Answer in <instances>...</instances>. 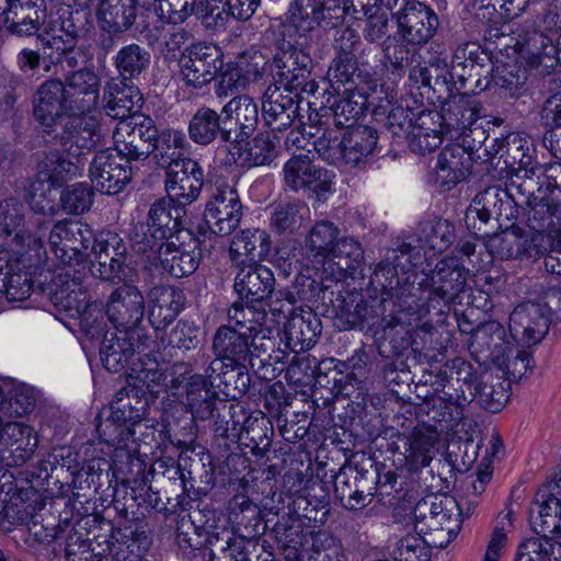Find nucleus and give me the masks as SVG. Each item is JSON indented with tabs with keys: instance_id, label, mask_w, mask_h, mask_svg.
Here are the masks:
<instances>
[{
	"instance_id": "obj_1",
	"label": "nucleus",
	"mask_w": 561,
	"mask_h": 561,
	"mask_svg": "<svg viewBox=\"0 0 561 561\" xmlns=\"http://www.w3.org/2000/svg\"><path fill=\"white\" fill-rule=\"evenodd\" d=\"M100 80L90 70H80L67 82H44L34 104V115L46 133H57L68 151L91 149L98 123L90 115L99 99Z\"/></svg>"
},
{
	"instance_id": "obj_2",
	"label": "nucleus",
	"mask_w": 561,
	"mask_h": 561,
	"mask_svg": "<svg viewBox=\"0 0 561 561\" xmlns=\"http://www.w3.org/2000/svg\"><path fill=\"white\" fill-rule=\"evenodd\" d=\"M112 245L114 256L107 268V282L115 285L107 298V320L117 333L107 344V370L117 371L134 356L137 347L135 327L142 320L145 299L133 285L136 268L126 262V244L112 232H107V248ZM110 253L107 252V256Z\"/></svg>"
},
{
	"instance_id": "obj_3",
	"label": "nucleus",
	"mask_w": 561,
	"mask_h": 561,
	"mask_svg": "<svg viewBox=\"0 0 561 561\" xmlns=\"http://www.w3.org/2000/svg\"><path fill=\"white\" fill-rule=\"evenodd\" d=\"M250 332L232 328V324L220 325L214 336L211 351L214 359L206 368L211 383L218 381L224 386L226 396L236 398L244 394L250 388Z\"/></svg>"
},
{
	"instance_id": "obj_4",
	"label": "nucleus",
	"mask_w": 561,
	"mask_h": 561,
	"mask_svg": "<svg viewBox=\"0 0 561 561\" xmlns=\"http://www.w3.org/2000/svg\"><path fill=\"white\" fill-rule=\"evenodd\" d=\"M147 402L137 393L130 392L127 386L122 387L111 402V415L113 421L122 423L115 431L114 453L112 469L114 474H138L144 471V462L138 455V444L134 437L131 426L142 420Z\"/></svg>"
},
{
	"instance_id": "obj_5",
	"label": "nucleus",
	"mask_w": 561,
	"mask_h": 561,
	"mask_svg": "<svg viewBox=\"0 0 561 561\" xmlns=\"http://www.w3.org/2000/svg\"><path fill=\"white\" fill-rule=\"evenodd\" d=\"M519 37L530 68H541V73H549L561 64V0L549 2Z\"/></svg>"
},
{
	"instance_id": "obj_6",
	"label": "nucleus",
	"mask_w": 561,
	"mask_h": 561,
	"mask_svg": "<svg viewBox=\"0 0 561 561\" xmlns=\"http://www.w3.org/2000/svg\"><path fill=\"white\" fill-rule=\"evenodd\" d=\"M471 370V364L456 358L437 373L434 385L435 391L440 394L437 398L438 404L433 407V421L444 422L446 427L453 428L462 419L465 405L473 400Z\"/></svg>"
},
{
	"instance_id": "obj_7",
	"label": "nucleus",
	"mask_w": 561,
	"mask_h": 561,
	"mask_svg": "<svg viewBox=\"0 0 561 561\" xmlns=\"http://www.w3.org/2000/svg\"><path fill=\"white\" fill-rule=\"evenodd\" d=\"M378 135L368 126H356L346 131L340 139L333 129L323 130L314 141V150L319 156L335 165L355 167L373 153L377 146Z\"/></svg>"
},
{
	"instance_id": "obj_8",
	"label": "nucleus",
	"mask_w": 561,
	"mask_h": 561,
	"mask_svg": "<svg viewBox=\"0 0 561 561\" xmlns=\"http://www.w3.org/2000/svg\"><path fill=\"white\" fill-rule=\"evenodd\" d=\"M186 209L169 197L157 199L148 211L146 227L141 233H135L133 245L137 252L147 253L156 250L159 243L164 242L179 232L182 227Z\"/></svg>"
},
{
	"instance_id": "obj_9",
	"label": "nucleus",
	"mask_w": 561,
	"mask_h": 561,
	"mask_svg": "<svg viewBox=\"0 0 561 561\" xmlns=\"http://www.w3.org/2000/svg\"><path fill=\"white\" fill-rule=\"evenodd\" d=\"M114 511L116 515L111 520L107 556L115 561H138L151 545L145 524L140 519L128 518L125 507L114 505Z\"/></svg>"
},
{
	"instance_id": "obj_10",
	"label": "nucleus",
	"mask_w": 561,
	"mask_h": 561,
	"mask_svg": "<svg viewBox=\"0 0 561 561\" xmlns=\"http://www.w3.org/2000/svg\"><path fill=\"white\" fill-rule=\"evenodd\" d=\"M113 124V147L107 148V151L130 160L147 158L151 154L152 140L156 137V124L152 118L136 115L119 118L112 122Z\"/></svg>"
},
{
	"instance_id": "obj_11",
	"label": "nucleus",
	"mask_w": 561,
	"mask_h": 561,
	"mask_svg": "<svg viewBox=\"0 0 561 561\" xmlns=\"http://www.w3.org/2000/svg\"><path fill=\"white\" fill-rule=\"evenodd\" d=\"M242 216L243 207L236 186L217 181L204 210L209 231L219 237L230 236L239 227Z\"/></svg>"
},
{
	"instance_id": "obj_12",
	"label": "nucleus",
	"mask_w": 561,
	"mask_h": 561,
	"mask_svg": "<svg viewBox=\"0 0 561 561\" xmlns=\"http://www.w3.org/2000/svg\"><path fill=\"white\" fill-rule=\"evenodd\" d=\"M284 183L294 192H305L317 201L324 199L331 190L329 171L313 162L307 153L293 156L283 168Z\"/></svg>"
},
{
	"instance_id": "obj_13",
	"label": "nucleus",
	"mask_w": 561,
	"mask_h": 561,
	"mask_svg": "<svg viewBox=\"0 0 561 561\" xmlns=\"http://www.w3.org/2000/svg\"><path fill=\"white\" fill-rule=\"evenodd\" d=\"M220 49L207 43L192 44L180 58L181 75L187 85L202 88L222 68Z\"/></svg>"
},
{
	"instance_id": "obj_14",
	"label": "nucleus",
	"mask_w": 561,
	"mask_h": 561,
	"mask_svg": "<svg viewBox=\"0 0 561 561\" xmlns=\"http://www.w3.org/2000/svg\"><path fill=\"white\" fill-rule=\"evenodd\" d=\"M274 66L283 89L296 93H314L318 88L316 81L309 79L312 59L305 51L291 46L279 49L274 56Z\"/></svg>"
},
{
	"instance_id": "obj_15",
	"label": "nucleus",
	"mask_w": 561,
	"mask_h": 561,
	"mask_svg": "<svg viewBox=\"0 0 561 561\" xmlns=\"http://www.w3.org/2000/svg\"><path fill=\"white\" fill-rule=\"evenodd\" d=\"M398 24V32L409 44L421 45L428 42L437 26L434 11L419 1H405L404 5L392 13Z\"/></svg>"
},
{
	"instance_id": "obj_16",
	"label": "nucleus",
	"mask_w": 561,
	"mask_h": 561,
	"mask_svg": "<svg viewBox=\"0 0 561 561\" xmlns=\"http://www.w3.org/2000/svg\"><path fill=\"white\" fill-rule=\"evenodd\" d=\"M468 277L469 270L459 259L446 256L439 260L425 278L430 288L428 298L453 302L465 290Z\"/></svg>"
},
{
	"instance_id": "obj_17",
	"label": "nucleus",
	"mask_w": 561,
	"mask_h": 561,
	"mask_svg": "<svg viewBox=\"0 0 561 561\" xmlns=\"http://www.w3.org/2000/svg\"><path fill=\"white\" fill-rule=\"evenodd\" d=\"M439 435L431 426H415L409 433H400L394 442L396 450L403 456L410 471H419L430 466L437 453Z\"/></svg>"
},
{
	"instance_id": "obj_18",
	"label": "nucleus",
	"mask_w": 561,
	"mask_h": 561,
	"mask_svg": "<svg viewBox=\"0 0 561 561\" xmlns=\"http://www.w3.org/2000/svg\"><path fill=\"white\" fill-rule=\"evenodd\" d=\"M167 197L186 206L192 204L203 187V171L197 161L184 158L176 161L165 172Z\"/></svg>"
},
{
	"instance_id": "obj_19",
	"label": "nucleus",
	"mask_w": 561,
	"mask_h": 561,
	"mask_svg": "<svg viewBox=\"0 0 561 561\" xmlns=\"http://www.w3.org/2000/svg\"><path fill=\"white\" fill-rule=\"evenodd\" d=\"M301 100L299 93L268 85L262 98V116L272 129L282 131L300 118Z\"/></svg>"
},
{
	"instance_id": "obj_20",
	"label": "nucleus",
	"mask_w": 561,
	"mask_h": 561,
	"mask_svg": "<svg viewBox=\"0 0 561 561\" xmlns=\"http://www.w3.org/2000/svg\"><path fill=\"white\" fill-rule=\"evenodd\" d=\"M530 524L536 534L550 538L561 535V472L550 491L537 494L530 508Z\"/></svg>"
},
{
	"instance_id": "obj_21",
	"label": "nucleus",
	"mask_w": 561,
	"mask_h": 561,
	"mask_svg": "<svg viewBox=\"0 0 561 561\" xmlns=\"http://www.w3.org/2000/svg\"><path fill=\"white\" fill-rule=\"evenodd\" d=\"M88 230L78 221L64 219L56 221L48 236V244L54 254L65 264L79 260L89 248Z\"/></svg>"
},
{
	"instance_id": "obj_22",
	"label": "nucleus",
	"mask_w": 561,
	"mask_h": 561,
	"mask_svg": "<svg viewBox=\"0 0 561 561\" xmlns=\"http://www.w3.org/2000/svg\"><path fill=\"white\" fill-rule=\"evenodd\" d=\"M241 267L234 279V289L239 298L247 304L262 302L270 298L275 289L273 272L264 265L241 261Z\"/></svg>"
},
{
	"instance_id": "obj_23",
	"label": "nucleus",
	"mask_w": 561,
	"mask_h": 561,
	"mask_svg": "<svg viewBox=\"0 0 561 561\" xmlns=\"http://www.w3.org/2000/svg\"><path fill=\"white\" fill-rule=\"evenodd\" d=\"M550 319L539 304L517 306L510 316V331L516 341L531 345L539 343L549 330Z\"/></svg>"
},
{
	"instance_id": "obj_24",
	"label": "nucleus",
	"mask_w": 561,
	"mask_h": 561,
	"mask_svg": "<svg viewBox=\"0 0 561 561\" xmlns=\"http://www.w3.org/2000/svg\"><path fill=\"white\" fill-rule=\"evenodd\" d=\"M448 136L442 115L435 110H422L417 113L412 128L407 134L409 148L419 154L436 150Z\"/></svg>"
},
{
	"instance_id": "obj_25",
	"label": "nucleus",
	"mask_w": 561,
	"mask_h": 561,
	"mask_svg": "<svg viewBox=\"0 0 561 561\" xmlns=\"http://www.w3.org/2000/svg\"><path fill=\"white\" fill-rule=\"evenodd\" d=\"M561 213V204L540 202L533 209V217L529 220L537 222L534 226L536 231L529 237L522 236L520 259H534L546 256L554 245L550 236L543 234L540 230L554 226L553 217Z\"/></svg>"
},
{
	"instance_id": "obj_26",
	"label": "nucleus",
	"mask_w": 561,
	"mask_h": 561,
	"mask_svg": "<svg viewBox=\"0 0 561 561\" xmlns=\"http://www.w3.org/2000/svg\"><path fill=\"white\" fill-rule=\"evenodd\" d=\"M334 494L346 510H359L367 506L374 497L367 486V479L353 467H342L335 474Z\"/></svg>"
},
{
	"instance_id": "obj_27",
	"label": "nucleus",
	"mask_w": 561,
	"mask_h": 561,
	"mask_svg": "<svg viewBox=\"0 0 561 561\" xmlns=\"http://www.w3.org/2000/svg\"><path fill=\"white\" fill-rule=\"evenodd\" d=\"M321 332V321L311 310H293L285 323L286 346L298 354L310 350Z\"/></svg>"
},
{
	"instance_id": "obj_28",
	"label": "nucleus",
	"mask_w": 561,
	"mask_h": 561,
	"mask_svg": "<svg viewBox=\"0 0 561 561\" xmlns=\"http://www.w3.org/2000/svg\"><path fill=\"white\" fill-rule=\"evenodd\" d=\"M481 104L473 96L459 94L450 98L439 112L445 130L454 138L481 118Z\"/></svg>"
},
{
	"instance_id": "obj_29",
	"label": "nucleus",
	"mask_w": 561,
	"mask_h": 561,
	"mask_svg": "<svg viewBox=\"0 0 561 561\" xmlns=\"http://www.w3.org/2000/svg\"><path fill=\"white\" fill-rule=\"evenodd\" d=\"M188 245H178L174 241L159 243L156 250L146 254L156 255L160 261L161 267L171 276L181 278L194 273L199 263V251H196L194 244L192 249Z\"/></svg>"
},
{
	"instance_id": "obj_30",
	"label": "nucleus",
	"mask_w": 561,
	"mask_h": 561,
	"mask_svg": "<svg viewBox=\"0 0 561 561\" xmlns=\"http://www.w3.org/2000/svg\"><path fill=\"white\" fill-rule=\"evenodd\" d=\"M278 549L288 561L299 559L301 551L312 539L314 531H308L299 516L283 515L272 528Z\"/></svg>"
},
{
	"instance_id": "obj_31",
	"label": "nucleus",
	"mask_w": 561,
	"mask_h": 561,
	"mask_svg": "<svg viewBox=\"0 0 561 561\" xmlns=\"http://www.w3.org/2000/svg\"><path fill=\"white\" fill-rule=\"evenodd\" d=\"M187 133L190 139L198 146H208L217 138L229 144L232 140V130L221 124L220 114L208 106H201L188 122Z\"/></svg>"
},
{
	"instance_id": "obj_32",
	"label": "nucleus",
	"mask_w": 561,
	"mask_h": 561,
	"mask_svg": "<svg viewBox=\"0 0 561 561\" xmlns=\"http://www.w3.org/2000/svg\"><path fill=\"white\" fill-rule=\"evenodd\" d=\"M228 151L233 162L243 168L270 164L276 157V150L268 134H259L243 144V137L232 138Z\"/></svg>"
},
{
	"instance_id": "obj_33",
	"label": "nucleus",
	"mask_w": 561,
	"mask_h": 561,
	"mask_svg": "<svg viewBox=\"0 0 561 561\" xmlns=\"http://www.w3.org/2000/svg\"><path fill=\"white\" fill-rule=\"evenodd\" d=\"M442 512L438 511L432 525H427V537L435 548H445L458 535L462 518L461 510L455 497L443 494Z\"/></svg>"
},
{
	"instance_id": "obj_34",
	"label": "nucleus",
	"mask_w": 561,
	"mask_h": 561,
	"mask_svg": "<svg viewBox=\"0 0 561 561\" xmlns=\"http://www.w3.org/2000/svg\"><path fill=\"white\" fill-rule=\"evenodd\" d=\"M149 321L160 330L169 325L182 310L185 296L172 286H156L149 293Z\"/></svg>"
},
{
	"instance_id": "obj_35",
	"label": "nucleus",
	"mask_w": 561,
	"mask_h": 561,
	"mask_svg": "<svg viewBox=\"0 0 561 561\" xmlns=\"http://www.w3.org/2000/svg\"><path fill=\"white\" fill-rule=\"evenodd\" d=\"M473 157L462 146H446L438 154L436 164L437 178L447 188L463 181L471 172Z\"/></svg>"
},
{
	"instance_id": "obj_36",
	"label": "nucleus",
	"mask_w": 561,
	"mask_h": 561,
	"mask_svg": "<svg viewBox=\"0 0 561 561\" xmlns=\"http://www.w3.org/2000/svg\"><path fill=\"white\" fill-rule=\"evenodd\" d=\"M213 387L219 388L221 391L224 386H218V381L210 382L207 375H193L186 386V400L192 415L195 419L208 420L213 416L217 393Z\"/></svg>"
},
{
	"instance_id": "obj_37",
	"label": "nucleus",
	"mask_w": 561,
	"mask_h": 561,
	"mask_svg": "<svg viewBox=\"0 0 561 561\" xmlns=\"http://www.w3.org/2000/svg\"><path fill=\"white\" fill-rule=\"evenodd\" d=\"M252 62L245 56L239 58L233 68L226 70L220 78L216 89L219 98L228 96L244 89L251 81L261 76V64H264L262 56L256 53L251 57Z\"/></svg>"
},
{
	"instance_id": "obj_38",
	"label": "nucleus",
	"mask_w": 561,
	"mask_h": 561,
	"mask_svg": "<svg viewBox=\"0 0 561 561\" xmlns=\"http://www.w3.org/2000/svg\"><path fill=\"white\" fill-rule=\"evenodd\" d=\"M54 304L60 310L69 313L72 318H79L80 325H89L88 313L98 312L101 316V306L96 302H88V296L76 282L67 283L65 287L56 290L53 296Z\"/></svg>"
},
{
	"instance_id": "obj_39",
	"label": "nucleus",
	"mask_w": 561,
	"mask_h": 561,
	"mask_svg": "<svg viewBox=\"0 0 561 561\" xmlns=\"http://www.w3.org/2000/svg\"><path fill=\"white\" fill-rule=\"evenodd\" d=\"M410 80L415 84L428 87L434 92L450 93L455 88V72L449 70L446 58L436 57L428 65H416L410 70Z\"/></svg>"
},
{
	"instance_id": "obj_40",
	"label": "nucleus",
	"mask_w": 561,
	"mask_h": 561,
	"mask_svg": "<svg viewBox=\"0 0 561 561\" xmlns=\"http://www.w3.org/2000/svg\"><path fill=\"white\" fill-rule=\"evenodd\" d=\"M24 221L23 204L15 198H8L0 203V234L9 237L15 234L14 240L21 247L37 251L43 248L42 237H24L19 228Z\"/></svg>"
},
{
	"instance_id": "obj_41",
	"label": "nucleus",
	"mask_w": 561,
	"mask_h": 561,
	"mask_svg": "<svg viewBox=\"0 0 561 561\" xmlns=\"http://www.w3.org/2000/svg\"><path fill=\"white\" fill-rule=\"evenodd\" d=\"M367 99L359 90L344 89L342 95L325 113H330L332 124L336 128H354L366 110Z\"/></svg>"
},
{
	"instance_id": "obj_42",
	"label": "nucleus",
	"mask_w": 561,
	"mask_h": 561,
	"mask_svg": "<svg viewBox=\"0 0 561 561\" xmlns=\"http://www.w3.org/2000/svg\"><path fill=\"white\" fill-rule=\"evenodd\" d=\"M127 80L121 83L107 84V128L112 127V122L119 118L136 116L135 107H139L141 96L139 91L133 84H128Z\"/></svg>"
},
{
	"instance_id": "obj_43",
	"label": "nucleus",
	"mask_w": 561,
	"mask_h": 561,
	"mask_svg": "<svg viewBox=\"0 0 561 561\" xmlns=\"http://www.w3.org/2000/svg\"><path fill=\"white\" fill-rule=\"evenodd\" d=\"M363 259L364 249L360 242L352 237H343L339 238L323 261L324 264L335 265L337 277L344 278L359 266Z\"/></svg>"
},
{
	"instance_id": "obj_44",
	"label": "nucleus",
	"mask_w": 561,
	"mask_h": 561,
	"mask_svg": "<svg viewBox=\"0 0 561 561\" xmlns=\"http://www.w3.org/2000/svg\"><path fill=\"white\" fill-rule=\"evenodd\" d=\"M188 147L190 144L183 131L168 128L158 134L156 128L151 153L160 167L169 169L176 161L184 159L181 158L182 151Z\"/></svg>"
},
{
	"instance_id": "obj_45",
	"label": "nucleus",
	"mask_w": 561,
	"mask_h": 561,
	"mask_svg": "<svg viewBox=\"0 0 561 561\" xmlns=\"http://www.w3.org/2000/svg\"><path fill=\"white\" fill-rule=\"evenodd\" d=\"M221 113L226 115V119H234L238 125L239 135L236 138L248 137L259 122L257 104L247 94L233 96L224 105Z\"/></svg>"
},
{
	"instance_id": "obj_46",
	"label": "nucleus",
	"mask_w": 561,
	"mask_h": 561,
	"mask_svg": "<svg viewBox=\"0 0 561 561\" xmlns=\"http://www.w3.org/2000/svg\"><path fill=\"white\" fill-rule=\"evenodd\" d=\"M270 236L264 230H243L232 239L230 255L234 261L245 256L250 262L256 263V259L261 260L270 253Z\"/></svg>"
},
{
	"instance_id": "obj_47",
	"label": "nucleus",
	"mask_w": 561,
	"mask_h": 561,
	"mask_svg": "<svg viewBox=\"0 0 561 561\" xmlns=\"http://www.w3.org/2000/svg\"><path fill=\"white\" fill-rule=\"evenodd\" d=\"M339 226L327 219L318 220L310 228L306 245L316 257L324 259L340 238Z\"/></svg>"
},
{
	"instance_id": "obj_48",
	"label": "nucleus",
	"mask_w": 561,
	"mask_h": 561,
	"mask_svg": "<svg viewBox=\"0 0 561 561\" xmlns=\"http://www.w3.org/2000/svg\"><path fill=\"white\" fill-rule=\"evenodd\" d=\"M327 76L331 88L339 94L341 88L357 90L362 81L356 57H334Z\"/></svg>"
},
{
	"instance_id": "obj_49",
	"label": "nucleus",
	"mask_w": 561,
	"mask_h": 561,
	"mask_svg": "<svg viewBox=\"0 0 561 561\" xmlns=\"http://www.w3.org/2000/svg\"><path fill=\"white\" fill-rule=\"evenodd\" d=\"M324 19V0H296L290 9L291 23L304 34L320 26Z\"/></svg>"
},
{
	"instance_id": "obj_50",
	"label": "nucleus",
	"mask_w": 561,
	"mask_h": 561,
	"mask_svg": "<svg viewBox=\"0 0 561 561\" xmlns=\"http://www.w3.org/2000/svg\"><path fill=\"white\" fill-rule=\"evenodd\" d=\"M150 54L137 44L121 48L114 59L116 69L123 80L139 76L149 65Z\"/></svg>"
},
{
	"instance_id": "obj_51",
	"label": "nucleus",
	"mask_w": 561,
	"mask_h": 561,
	"mask_svg": "<svg viewBox=\"0 0 561 561\" xmlns=\"http://www.w3.org/2000/svg\"><path fill=\"white\" fill-rule=\"evenodd\" d=\"M454 240V228L447 220L425 222L422 226L420 242L435 252H444Z\"/></svg>"
},
{
	"instance_id": "obj_52",
	"label": "nucleus",
	"mask_w": 561,
	"mask_h": 561,
	"mask_svg": "<svg viewBox=\"0 0 561 561\" xmlns=\"http://www.w3.org/2000/svg\"><path fill=\"white\" fill-rule=\"evenodd\" d=\"M499 196L505 198L506 190H502L499 186H490L480 192L472 201L466 214L467 222L478 218L481 222L486 224L497 213L495 203H499Z\"/></svg>"
},
{
	"instance_id": "obj_53",
	"label": "nucleus",
	"mask_w": 561,
	"mask_h": 561,
	"mask_svg": "<svg viewBox=\"0 0 561 561\" xmlns=\"http://www.w3.org/2000/svg\"><path fill=\"white\" fill-rule=\"evenodd\" d=\"M135 0H107V33L112 35L127 31L136 19Z\"/></svg>"
},
{
	"instance_id": "obj_54",
	"label": "nucleus",
	"mask_w": 561,
	"mask_h": 561,
	"mask_svg": "<svg viewBox=\"0 0 561 561\" xmlns=\"http://www.w3.org/2000/svg\"><path fill=\"white\" fill-rule=\"evenodd\" d=\"M430 547L434 546L427 536L409 535L399 540L393 558L396 561H430Z\"/></svg>"
},
{
	"instance_id": "obj_55",
	"label": "nucleus",
	"mask_w": 561,
	"mask_h": 561,
	"mask_svg": "<svg viewBox=\"0 0 561 561\" xmlns=\"http://www.w3.org/2000/svg\"><path fill=\"white\" fill-rule=\"evenodd\" d=\"M78 173L75 163L56 156L47 157L42 163L37 178L55 187Z\"/></svg>"
},
{
	"instance_id": "obj_56",
	"label": "nucleus",
	"mask_w": 561,
	"mask_h": 561,
	"mask_svg": "<svg viewBox=\"0 0 561 561\" xmlns=\"http://www.w3.org/2000/svg\"><path fill=\"white\" fill-rule=\"evenodd\" d=\"M133 160L107 151V195L118 194L131 179Z\"/></svg>"
},
{
	"instance_id": "obj_57",
	"label": "nucleus",
	"mask_w": 561,
	"mask_h": 561,
	"mask_svg": "<svg viewBox=\"0 0 561 561\" xmlns=\"http://www.w3.org/2000/svg\"><path fill=\"white\" fill-rule=\"evenodd\" d=\"M473 398L478 399L479 404L490 412H499L507 400V394L502 387L501 382H497V387L488 379L480 380L472 389Z\"/></svg>"
},
{
	"instance_id": "obj_58",
	"label": "nucleus",
	"mask_w": 561,
	"mask_h": 561,
	"mask_svg": "<svg viewBox=\"0 0 561 561\" xmlns=\"http://www.w3.org/2000/svg\"><path fill=\"white\" fill-rule=\"evenodd\" d=\"M53 186L41 179H36L30 186L27 202L30 207L44 216H55L58 214V206L55 198L50 196Z\"/></svg>"
},
{
	"instance_id": "obj_59",
	"label": "nucleus",
	"mask_w": 561,
	"mask_h": 561,
	"mask_svg": "<svg viewBox=\"0 0 561 561\" xmlns=\"http://www.w3.org/2000/svg\"><path fill=\"white\" fill-rule=\"evenodd\" d=\"M93 192L88 184L78 183L67 187L61 196L60 204L62 209L72 215L87 211L92 205Z\"/></svg>"
},
{
	"instance_id": "obj_60",
	"label": "nucleus",
	"mask_w": 561,
	"mask_h": 561,
	"mask_svg": "<svg viewBox=\"0 0 561 561\" xmlns=\"http://www.w3.org/2000/svg\"><path fill=\"white\" fill-rule=\"evenodd\" d=\"M443 494H430L420 500L413 510V516L415 522V529L419 535L427 536L430 528L427 525H432L437 512H442L440 501Z\"/></svg>"
},
{
	"instance_id": "obj_61",
	"label": "nucleus",
	"mask_w": 561,
	"mask_h": 561,
	"mask_svg": "<svg viewBox=\"0 0 561 561\" xmlns=\"http://www.w3.org/2000/svg\"><path fill=\"white\" fill-rule=\"evenodd\" d=\"M311 546L317 561H346L341 541L328 534L313 535Z\"/></svg>"
},
{
	"instance_id": "obj_62",
	"label": "nucleus",
	"mask_w": 561,
	"mask_h": 561,
	"mask_svg": "<svg viewBox=\"0 0 561 561\" xmlns=\"http://www.w3.org/2000/svg\"><path fill=\"white\" fill-rule=\"evenodd\" d=\"M195 0H160L154 7L159 18L168 23L184 22L194 11Z\"/></svg>"
},
{
	"instance_id": "obj_63",
	"label": "nucleus",
	"mask_w": 561,
	"mask_h": 561,
	"mask_svg": "<svg viewBox=\"0 0 561 561\" xmlns=\"http://www.w3.org/2000/svg\"><path fill=\"white\" fill-rule=\"evenodd\" d=\"M201 329L192 321L181 320L169 334V344L180 350L190 351L198 346Z\"/></svg>"
},
{
	"instance_id": "obj_64",
	"label": "nucleus",
	"mask_w": 561,
	"mask_h": 561,
	"mask_svg": "<svg viewBox=\"0 0 561 561\" xmlns=\"http://www.w3.org/2000/svg\"><path fill=\"white\" fill-rule=\"evenodd\" d=\"M514 353L513 356L510 354L496 355L497 366L505 371L510 380L519 381L529 369L531 355L519 348H516Z\"/></svg>"
}]
</instances>
